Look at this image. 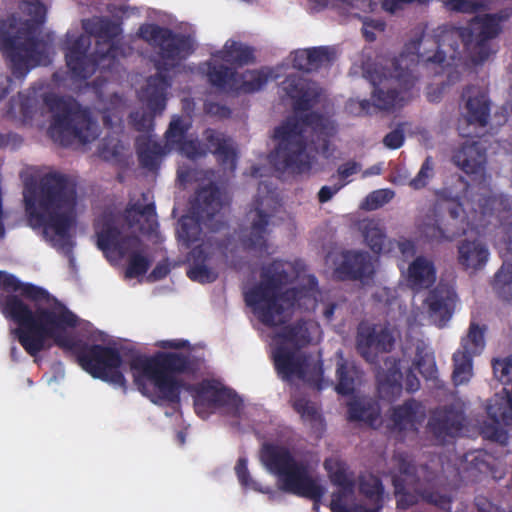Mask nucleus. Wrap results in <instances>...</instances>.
<instances>
[{"label":"nucleus","mask_w":512,"mask_h":512,"mask_svg":"<svg viewBox=\"0 0 512 512\" xmlns=\"http://www.w3.org/2000/svg\"><path fill=\"white\" fill-rule=\"evenodd\" d=\"M0 310L17 324L13 334L32 356L53 345L77 355L81 367L92 377L125 388L123 371L128 362L137 389L153 403H176L185 383L183 376L200 374V348L182 338L160 340L152 355L132 354L124 359L117 346L102 333L83 343L78 331L81 320L46 290L22 284L0 271Z\"/></svg>","instance_id":"1"},{"label":"nucleus","mask_w":512,"mask_h":512,"mask_svg":"<svg viewBox=\"0 0 512 512\" xmlns=\"http://www.w3.org/2000/svg\"><path fill=\"white\" fill-rule=\"evenodd\" d=\"M500 31V18L496 15H478L465 26H442L432 38L422 37L405 48L399 58L388 61L373 56L369 49L362 51L351 71L370 80L372 100L351 98L346 110L354 116L369 114L373 109L390 110L402 105L409 98L418 75L416 68L422 60L426 70L435 75H445L448 83L459 78V68L469 63L478 65L493 53L489 40Z\"/></svg>","instance_id":"2"},{"label":"nucleus","mask_w":512,"mask_h":512,"mask_svg":"<svg viewBox=\"0 0 512 512\" xmlns=\"http://www.w3.org/2000/svg\"><path fill=\"white\" fill-rule=\"evenodd\" d=\"M316 280L304 271L303 264L275 261L263 267L259 281L245 288L247 306L262 324L269 339L278 375L289 382L308 383L322 389L319 359L307 357L302 349L321 339L322 331L313 320L284 325L295 304L312 310L317 304Z\"/></svg>","instance_id":"3"},{"label":"nucleus","mask_w":512,"mask_h":512,"mask_svg":"<svg viewBox=\"0 0 512 512\" xmlns=\"http://www.w3.org/2000/svg\"><path fill=\"white\" fill-rule=\"evenodd\" d=\"M138 37L149 45L159 49V58L155 60L157 75L147 79L145 87L138 92L140 102L145 111L132 113L130 118L133 126L146 132L137 139V150L141 164L149 169L155 168L160 159L168 152L175 150L189 159H196L205 154L189 133L191 121L188 117L174 116L166 131V144L160 145L150 131L153 128V118L166 108L167 90L171 81L166 73L177 68L180 63L190 56L197 48L196 30L192 26L173 35L170 30L154 24H143L138 31Z\"/></svg>","instance_id":"4"},{"label":"nucleus","mask_w":512,"mask_h":512,"mask_svg":"<svg viewBox=\"0 0 512 512\" xmlns=\"http://www.w3.org/2000/svg\"><path fill=\"white\" fill-rule=\"evenodd\" d=\"M279 92L291 101L297 112L274 129L276 145L270 161L279 171L309 172L317 165V154L330 158L334 151L328 141L336 130L331 118L316 112L302 115L321 101L322 90L315 82L289 75Z\"/></svg>","instance_id":"5"},{"label":"nucleus","mask_w":512,"mask_h":512,"mask_svg":"<svg viewBox=\"0 0 512 512\" xmlns=\"http://www.w3.org/2000/svg\"><path fill=\"white\" fill-rule=\"evenodd\" d=\"M2 116L24 127H48L51 138L61 145H69L74 140L86 144L98 136V126L89 112L70 98H57L45 82L35 83L11 97Z\"/></svg>","instance_id":"6"},{"label":"nucleus","mask_w":512,"mask_h":512,"mask_svg":"<svg viewBox=\"0 0 512 512\" xmlns=\"http://www.w3.org/2000/svg\"><path fill=\"white\" fill-rule=\"evenodd\" d=\"M22 179L30 226L42 227L44 239L59 252L70 255L75 244V184L58 173L47 174L37 183L27 171L22 174Z\"/></svg>","instance_id":"7"},{"label":"nucleus","mask_w":512,"mask_h":512,"mask_svg":"<svg viewBox=\"0 0 512 512\" xmlns=\"http://www.w3.org/2000/svg\"><path fill=\"white\" fill-rule=\"evenodd\" d=\"M226 203L227 197L209 184L198 191L192 214L183 216L178 223V241L192 247L188 257V276L193 281L207 283L218 276L216 251L219 247L210 237L202 236L201 224L216 230L222 221L221 211Z\"/></svg>","instance_id":"8"},{"label":"nucleus","mask_w":512,"mask_h":512,"mask_svg":"<svg viewBox=\"0 0 512 512\" xmlns=\"http://www.w3.org/2000/svg\"><path fill=\"white\" fill-rule=\"evenodd\" d=\"M45 14L46 9L40 2L23 1L17 12L0 21V51L18 80H23L31 69L51 61L50 37H40Z\"/></svg>","instance_id":"9"},{"label":"nucleus","mask_w":512,"mask_h":512,"mask_svg":"<svg viewBox=\"0 0 512 512\" xmlns=\"http://www.w3.org/2000/svg\"><path fill=\"white\" fill-rule=\"evenodd\" d=\"M453 162L457 167L471 176L472 183L466 184L458 179V186L465 190L460 196L467 204L476 205L483 215L489 212L501 221L497 233L496 245L500 252L512 254V223H503L510 217V203L503 195H495L490 187V177L486 174L485 147L479 141H466L453 154Z\"/></svg>","instance_id":"10"},{"label":"nucleus","mask_w":512,"mask_h":512,"mask_svg":"<svg viewBox=\"0 0 512 512\" xmlns=\"http://www.w3.org/2000/svg\"><path fill=\"white\" fill-rule=\"evenodd\" d=\"M84 34L76 35L69 31L65 40L66 63L72 77L85 79L97 66L110 69L118 56H124L130 48L121 45V28L115 22L102 18L83 20Z\"/></svg>","instance_id":"11"},{"label":"nucleus","mask_w":512,"mask_h":512,"mask_svg":"<svg viewBox=\"0 0 512 512\" xmlns=\"http://www.w3.org/2000/svg\"><path fill=\"white\" fill-rule=\"evenodd\" d=\"M418 369L426 379L437 378L434 355L428 345L418 337H411L402 348L401 358L389 357L377 372L378 392L381 398L392 400L401 394L403 388L408 392L417 391L419 379L414 374Z\"/></svg>","instance_id":"12"},{"label":"nucleus","mask_w":512,"mask_h":512,"mask_svg":"<svg viewBox=\"0 0 512 512\" xmlns=\"http://www.w3.org/2000/svg\"><path fill=\"white\" fill-rule=\"evenodd\" d=\"M261 461L270 473L277 476L281 490L316 502L324 496L326 489L313 475L312 465L306 457L293 454L283 446L265 444Z\"/></svg>","instance_id":"13"},{"label":"nucleus","mask_w":512,"mask_h":512,"mask_svg":"<svg viewBox=\"0 0 512 512\" xmlns=\"http://www.w3.org/2000/svg\"><path fill=\"white\" fill-rule=\"evenodd\" d=\"M97 246L110 262L128 257L126 278L143 277L149 267L142 245L137 237L126 233L122 218L105 213L96 222Z\"/></svg>","instance_id":"14"},{"label":"nucleus","mask_w":512,"mask_h":512,"mask_svg":"<svg viewBox=\"0 0 512 512\" xmlns=\"http://www.w3.org/2000/svg\"><path fill=\"white\" fill-rule=\"evenodd\" d=\"M324 467L331 482L337 487L330 502L332 512H379L382 507V486L377 477L367 475L361 478L356 499L345 464L331 457L326 459Z\"/></svg>","instance_id":"15"},{"label":"nucleus","mask_w":512,"mask_h":512,"mask_svg":"<svg viewBox=\"0 0 512 512\" xmlns=\"http://www.w3.org/2000/svg\"><path fill=\"white\" fill-rule=\"evenodd\" d=\"M393 465L392 481L399 508L406 509L415 503L418 497L442 508L450 502V495L446 491L444 493L434 491L437 488L436 483H433L431 472H428V470L434 469V466L421 468L423 482L428 485L426 488L420 482V476L415 474V468L411 465V458L408 454L397 452L393 457Z\"/></svg>","instance_id":"16"},{"label":"nucleus","mask_w":512,"mask_h":512,"mask_svg":"<svg viewBox=\"0 0 512 512\" xmlns=\"http://www.w3.org/2000/svg\"><path fill=\"white\" fill-rule=\"evenodd\" d=\"M441 197L451 202V206L448 208L449 214L456 222L457 229L455 231L445 229L434 219L428 218L419 225L418 231L422 237L430 242L451 241L456 235L465 233L469 227L484 226L486 223H491V218L495 217V214L491 212L483 215L476 205L467 204L458 193H452L445 189L441 192Z\"/></svg>","instance_id":"17"},{"label":"nucleus","mask_w":512,"mask_h":512,"mask_svg":"<svg viewBox=\"0 0 512 512\" xmlns=\"http://www.w3.org/2000/svg\"><path fill=\"white\" fill-rule=\"evenodd\" d=\"M186 389L193 398L195 412L203 419L218 410L229 415L239 409V396L219 379L206 378Z\"/></svg>","instance_id":"18"},{"label":"nucleus","mask_w":512,"mask_h":512,"mask_svg":"<svg viewBox=\"0 0 512 512\" xmlns=\"http://www.w3.org/2000/svg\"><path fill=\"white\" fill-rule=\"evenodd\" d=\"M281 67L259 70H210L209 83L224 93H249L261 89L266 83L282 76Z\"/></svg>","instance_id":"19"},{"label":"nucleus","mask_w":512,"mask_h":512,"mask_svg":"<svg viewBox=\"0 0 512 512\" xmlns=\"http://www.w3.org/2000/svg\"><path fill=\"white\" fill-rule=\"evenodd\" d=\"M456 302V295L452 287L448 285H438L432 290L423 302V308H415L407 318L409 330L413 331L416 327L424 325L429 319L438 327H444L451 319Z\"/></svg>","instance_id":"20"},{"label":"nucleus","mask_w":512,"mask_h":512,"mask_svg":"<svg viewBox=\"0 0 512 512\" xmlns=\"http://www.w3.org/2000/svg\"><path fill=\"white\" fill-rule=\"evenodd\" d=\"M276 206V199L270 191L255 200L246 216L247 225L243 231L245 246L255 250H262L267 246L270 217Z\"/></svg>","instance_id":"21"},{"label":"nucleus","mask_w":512,"mask_h":512,"mask_svg":"<svg viewBox=\"0 0 512 512\" xmlns=\"http://www.w3.org/2000/svg\"><path fill=\"white\" fill-rule=\"evenodd\" d=\"M253 59V50L248 45L235 39H228L221 49L210 53L209 60L189 68L192 73L205 76L209 81L210 70H235L233 66L247 65Z\"/></svg>","instance_id":"22"},{"label":"nucleus","mask_w":512,"mask_h":512,"mask_svg":"<svg viewBox=\"0 0 512 512\" xmlns=\"http://www.w3.org/2000/svg\"><path fill=\"white\" fill-rule=\"evenodd\" d=\"M377 259L368 252H332L326 258V265L337 279H369L375 272Z\"/></svg>","instance_id":"23"},{"label":"nucleus","mask_w":512,"mask_h":512,"mask_svg":"<svg viewBox=\"0 0 512 512\" xmlns=\"http://www.w3.org/2000/svg\"><path fill=\"white\" fill-rule=\"evenodd\" d=\"M394 340L386 324L361 323L358 327L357 349L370 363H375L382 354L388 352Z\"/></svg>","instance_id":"24"},{"label":"nucleus","mask_w":512,"mask_h":512,"mask_svg":"<svg viewBox=\"0 0 512 512\" xmlns=\"http://www.w3.org/2000/svg\"><path fill=\"white\" fill-rule=\"evenodd\" d=\"M464 118L468 127L472 130H466L459 126V132L462 136L478 135L476 128H482L487 124L489 117V101L487 98V91L484 87L469 86L464 94Z\"/></svg>","instance_id":"25"},{"label":"nucleus","mask_w":512,"mask_h":512,"mask_svg":"<svg viewBox=\"0 0 512 512\" xmlns=\"http://www.w3.org/2000/svg\"><path fill=\"white\" fill-rule=\"evenodd\" d=\"M463 411L460 408L436 409L428 422V432L436 444L452 442L464 434Z\"/></svg>","instance_id":"26"},{"label":"nucleus","mask_w":512,"mask_h":512,"mask_svg":"<svg viewBox=\"0 0 512 512\" xmlns=\"http://www.w3.org/2000/svg\"><path fill=\"white\" fill-rule=\"evenodd\" d=\"M425 417V407L415 400H410L392 409L386 420V427L394 433L406 435L417 431Z\"/></svg>","instance_id":"27"},{"label":"nucleus","mask_w":512,"mask_h":512,"mask_svg":"<svg viewBox=\"0 0 512 512\" xmlns=\"http://www.w3.org/2000/svg\"><path fill=\"white\" fill-rule=\"evenodd\" d=\"M334 58L335 50L330 47L297 49L291 52L279 66L281 71L292 66L300 71L312 72L329 65Z\"/></svg>","instance_id":"28"},{"label":"nucleus","mask_w":512,"mask_h":512,"mask_svg":"<svg viewBox=\"0 0 512 512\" xmlns=\"http://www.w3.org/2000/svg\"><path fill=\"white\" fill-rule=\"evenodd\" d=\"M490 252L486 243L476 238H465L457 246L458 264L470 275L481 271L489 261Z\"/></svg>","instance_id":"29"},{"label":"nucleus","mask_w":512,"mask_h":512,"mask_svg":"<svg viewBox=\"0 0 512 512\" xmlns=\"http://www.w3.org/2000/svg\"><path fill=\"white\" fill-rule=\"evenodd\" d=\"M488 456L485 452L474 450L466 453L462 459L456 456L441 460L443 473L450 474L453 469L457 474L467 479H476L478 473H487L490 469Z\"/></svg>","instance_id":"30"},{"label":"nucleus","mask_w":512,"mask_h":512,"mask_svg":"<svg viewBox=\"0 0 512 512\" xmlns=\"http://www.w3.org/2000/svg\"><path fill=\"white\" fill-rule=\"evenodd\" d=\"M402 276L413 290L430 287L436 280V270L432 260L425 256L416 257L406 269L400 265Z\"/></svg>","instance_id":"31"},{"label":"nucleus","mask_w":512,"mask_h":512,"mask_svg":"<svg viewBox=\"0 0 512 512\" xmlns=\"http://www.w3.org/2000/svg\"><path fill=\"white\" fill-rule=\"evenodd\" d=\"M208 150L215 154L225 169L236 167V150L233 141L220 132L207 130L205 133Z\"/></svg>","instance_id":"32"},{"label":"nucleus","mask_w":512,"mask_h":512,"mask_svg":"<svg viewBox=\"0 0 512 512\" xmlns=\"http://www.w3.org/2000/svg\"><path fill=\"white\" fill-rule=\"evenodd\" d=\"M359 231L364 242L374 253L388 251L390 241L387 240L384 224L377 219H363L359 222Z\"/></svg>","instance_id":"33"},{"label":"nucleus","mask_w":512,"mask_h":512,"mask_svg":"<svg viewBox=\"0 0 512 512\" xmlns=\"http://www.w3.org/2000/svg\"><path fill=\"white\" fill-rule=\"evenodd\" d=\"M348 414L351 421L360 422L374 428L381 424L379 406L369 399L354 398L348 403Z\"/></svg>","instance_id":"34"},{"label":"nucleus","mask_w":512,"mask_h":512,"mask_svg":"<svg viewBox=\"0 0 512 512\" xmlns=\"http://www.w3.org/2000/svg\"><path fill=\"white\" fill-rule=\"evenodd\" d=\"M125 220L129 228L141 232H150L156 225L154 208L151 204L132 205L127 209Z\"/></svg>","instance_id":"35"},{"label":"nucleus","mask_w":512,"mask_h":512,"mask_svg":"<svg viewBox=\"0 0 512 512\" xmlns=\"http://www.w3.org/2000/svg\"><path fill=\"white\" fill-rule=\"evenodd\" d=\"M239 409L235 412H230V416L235 417L239 424L243 426H251L255 430L261 424H265L270 421V415L268 412L259 404L244 402L239 397Z\"/></svg>","instance_id":"36"},{"label":"nucleus","mask_w":512,"mask_h":512,"mask_svg":"<svg viewBox=\"0 0 512 512\" xmlns=\"http://www.w3.org/2000/svg\"><path fill=\"white\" fill-rule=\"evenodd\" d=\"M293 406L314 433L319 434L322 432L324 425L316 403L310 401L305 396L294 395Z\"/></svg>","instance_id":"37"},{"label":"nucleus","mask_w":512,"mask_h":512,"mask_svg":"<svg viewBox=\"0 0 512 512\" xmlns=\"http://www.w3.org/2000/svg\"><path fill=\"white\" fill-rule=\"evenodd\" d=\"M336 375L338 384L336 391L341 395H351L355 391L356 382L360 378V373L353 363L345 361L341 354L337 362Z\"/></svg>","instance_id":"38"},{"label":"nucleus","mask_w":512,"mask_h":512,"mask_svg":"<svg viewBox=\"0 0 512 512\" xmlns=\"http://www.w3.org/2000/svg\"><path fill=\"white\" fill-rule=\"evenodd\" d=\"M484 329L471 323L467 333L461 338L460 346L455 352H461L470 358L480 355L485 348Z\"/></svg>","instance_id":"39"},{"label":"nucleus","mask_w":512,"mask_h":512,"mask_svg":"<svg viewBox=\"0 0 512 512\" xmlns=\"http://www.w3.org/2000/svg\"><path fill=\"white\" fill-rule=\"evenodd\" d=\"M309 2L311 8L316 11L332 6L371 13L378 8V4L374 0H309Z\"/></svg>","instance_id":"40"},{"label":"nucleus","mask_w":512,"mask_h":512,"mask_svg":"<svg viewBox=\"0 0 512 512\" xmlns=\"http://www.w3.org/2000/svg\"><path fill=\"white\" fill-rule=\"evenodd\" d=\"M473 373V359L461 352H454L453 354V372L452 380L456 386L466 385L472 379Z\"/></svg>","instance_id":"41"},{"label":"nucleus","mask_w":512,"mask_h":512,"mask_svg":"<svg viewBox=\"0 0 512 512\" xmlns=\"http://www.w3.org/2000/svg\"><path fill=\"white\" fill-rule=\"evenodd\" d=\"M494 287L506 301L512 302V264L504 263L495 276Z\"/></svg>","instance_id":"42"},{"label":"nucleus","mask_w":512,"mask_h":512,"mask_svg":"<svg viewBox=\"0 0 512 512\" xmlns=\"http://www.w3.org/2000/svg\"><path fill=\"white\" fill-rule=\"evenodd\" d=\"M394 195V191L390 189L375 190L365 198L361 207L366 210H376L390 202Z\"/></svg>","instance_id":"43"},{"label":"nucleus","mask_w":512,"mask_h":512,"mask_svg":"<svg viewBox=\"0 0 512 512\" xmlns=\"http://www.w3.org/2000/svg\"><path fill=\"white\" fill-rule=\"evenodd\" d=\"M434 176V162L431 157H427L423 162L417 175L410 179L409 186L415 190L424 188Z\"/></svg>","instance_id":"44"},{"label":"nucleus","mask_w":512,"mask_h":512,"mask_svg":"<svg viewBox=\"0 0 512 512\" xmlns=\"http://www.w3.org/2000/svg\"><path fill=\"white\" fill-rule=\"evenodd\" d=\"M447 9L451 11L472 13L484 8L487 0H441Z\"/></svg>","instance_id":"45"},{"label":"nucleus","mask_w":512,"mask_h":512,"mask_svg":"<svg viewBox=\"0 0 512 512\" xmlns=\"http://www.w3.org/2000/svg\"><path fill=\"white\" fill-rule=\"evenodd\" d=\"M235 472L238 477V480L240 484L245 487L249 488L255 491H259L262 493L268 492L267 490L263 489L260 484L253 480L250 475L247 468V459L244 457H240L236 466H235Z\"/></svg>","instance_id":"46"},{"label":"nucleus","mask_w":512,"mask_h":512,"mask_svg":"<svg viewBox=\"0 0 512 512\" xmlns=\"http://www.w3.org/2000/svg\"><path fill=\"white\" fill-rule=\"evenodd\" d=\"M122 107V99L114 95L110 100V107L105 108L103 111V119L106 125L115 126L120 124Z\"/></svg>","instance_id":"47"},{"label":"nucleus","mask_w":512,"mask_h":512,"mask_svg":"<svg viewBox=\"0 0 512 512\" xmlns=\"http://www.w3.org/2000/svg\"><path fill=\"white\" fill-rule=\"evenodd\" d=\"M362 33L367 41H374L377 34L384 32L386 23L382 19L363 18Z\"/></svg>","instance_id":"48"},{"label":"nucleus","mask_w":512,"mask_h":512,"mask_svg":"<svg viewBox=\"0 0 512 512\" xmlns=\"http://www.w3.org/2000/svg\"><path fill=\"white\" fill-rule=\"evenodd\" d=\"M361 171V164L356 161H347L341 164L337 169L338 183L343 187L351 182L350 177Z\"/></svg>","instance_id":"49"},{"label":"nucleus","mask_w":512,"mask_h":512,"mask_svg":"<svg viewBox=\"0 0 512 512\" xmlns=\"http://www.w3.org/2000/svg\"><path fill=\"white\" fill-rule=\"evenodd\" d=\"M123 146L120 144L117 138L112 137L111 139H105L104 143L99 149L100 155L106 159L110 160L121 153Z\"/></svg>","instance_id":"50"},{"label":"nucleus","mask_w":512,"mask_h":512,"mask_svg":"<svg viewBox=\"0 0 512 512\" xmlns=\"http://www.w3.org/2000/svg\"><path fill=\"white\" fill-rule=\"evenodd\" d=\"M384 145L390 149H398L404 142L403 126H399L395 130L388 133L383 139Z\"/></svg>","instance_id":"51"},{"label":"nucleus","mask_w":512,"mask_h":512,"mask_svg":"<svg viewBox=\"0 0 512 512\" xmlns=\"http://www.w3.org/2000/svg\"><path fill=\"white\" fill-rule=\"evenodd\" d=\"M342 188L343 184H339L338 182L333 185L323 186L318 193L319 201L321 203L329 201Z\"/></svg>","instance_id":"52"},{"label":"nucleus","mask_w":512,"mask_h":512,"mask_svg":"<svg viewBox=\"0 0 512 512\" xmlns=\"http://www.w3.org/2000/svg\"><path fill=\"white\" fill-rule=\"evenodd\" d=\"M400 254L403 258L409 259L415 255L416 248L413 241L402 238L397 243Z\"/></svg>","instance_id":"53"},{"label":"nucleus","mask_w":512,"mask_h":512,"mask_svg":"<svg viewBox=\"0 0 512 512\" xmlns=\"http://www.w3.org/2000/svg\"><path fill=\"white\" fill-rule=\"evenodd\" d=\"M169 272L168 264L165 262L158 263L153 269L151 274L148 276L150 281H156L164 278Z\"/></svg>","instance_id":"54"},{"label":"nucleus","mask_w":512,"mask_h":512,"mask_svg":"<svg viewBox=\"0 0 512 512\" xmlns=\"http://www.w3.org/2000/svg\"><path fill=\"white\" fill-rule=\"evenodd\" d=\"M205 111L211 115H215L218 117H227L230 114V111L228 108L218 105V104H212V103L205 104Z\"/></svg>","instance_id":"55"},{"label":"nucleus","mask_w":512,"mask_h":512,"mask_svg":"<svg viewBox=\"0 0 512 512\" xmlns=\"http://www.w3.org/2000/svg\"><path fill=\"white\" fill-rule=\"evenodd\" d=\"M197 174L198 173L186 169L184 166H180L178 168V179L183 184H186L193 179L198 180V177H196Z\"/></svg>","instance_id":"56"},{"label":"nucleus","mask_w":512,"mask_h":512,"mask_svg":"<svg viewBox=\"0 0 512 512\" xmlns=\"http://www.w3.org/2000/svg\"><path fill=\"white\" fill-rule=\"evenodd\" d=\"M476 504L480 512H502L498 507L484 498L478 499Z\"/></svg>","instance_id":"57"},{"label":"nucleus","mask_w":512,"mask_h":512,"mask_svg":"<svg viewBox=\"0 0 512 512\" xmlns=\"http://www.w3.org/2000/svg\"><path fill=\"white\" fill-rule=\"evenodd\" d=\"M390 181L396 185H409V174L406 170H399L391 177Z\"/></svg>","instance_id":"58"},{"label":"nucleus","mask_w":512,"mask_h":512,"mask_svg":"<svg viewBox=\"0 0 512 512\" xmlns=\"http://www.w3.org/2000/svg\"><path fill=\"white\" fill-rule=\"evenodd\" d=\"M10 78L0 76V99H2L10 89Z\"/></svg>","instance_id":"59"},{"label":"nucleus","mask_w":512,"mask_h":512,"mask_svg":"<svg viewBox=\"0 0 512 512\" xmlns=\"http://www.w3.org/2000/svg\"><path fill=\"white\" fill-rule=\"evenodd\" d=\"M380 172H381V167L379 165H374V166L366 169L365 171H363L362 176L369 177L372 175H378V174H380Z\"/></svg>","instance_id":"60"},{"label":"nucleus","mask_w":512,"mask_h":512,"mask_svg":"<svg viewBox=\"0 0 512 512\" xmlns=\"http://www.w3.org/2000/svg\"><path fill=\"white\" fill-rule=\"evenodd\" d=\"M183 110L189 114L193 109V103L188 99H183Z\"/></svg>","instance_id":"61"},{"label":"nucleus","mask_w":512,"mask_h":512,"mask_svg":"<svg viewBox=\"0 0 512 512\" xmlns=\"http://www.w3.org/2000/svg\"><path fill=\"white\" fill-rule=\"evenodd\" d=\"M334 309H335L334 305H329V306L325 307V309L323 311L324 316L327 319H330L334 313Z\"/></svg>","instance_id":"62"},{"label":"nucleus","mask_w":512,"mask_h":512,"mask_svg":"<svg viewBox=\"0 0 512 512\" xmlns=\"http://www.w3.org/2000/svg\"><path fill=\"white\" fill-rule=\"evenodd\" d=\"M427 96H428L430 101H436L437 98H438L437 96H434L431 91L427 92Z\"/></svg>","instance_id":"63"},{"label":"nucleus","mask_w":512,"mask_h":512,"mask_svg":"<svg viewBox=\"0 0 512 512\" xmlns=\"http://www.w3.org/2000/svg\"><path fill=\"white\" fill-rule=\"evenodd\" d=\"M252 175L257 177V176H263L262 173H260L259 169L258 168H253V171H252Z\"/></svg>","instance_id":"64"}]
</instances>
